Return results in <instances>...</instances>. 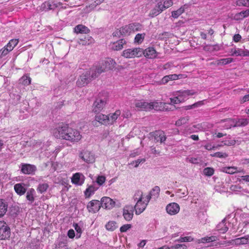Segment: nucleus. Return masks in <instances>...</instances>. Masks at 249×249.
<instances>
[{
    "label": "nucleus",
    "mask_w": 249,
    "mask_h": 249,
    "mask_svg": "<svg viewBox=\"0 0 249 249\" xmlns=\"http://www.w3.org/2000/svg\"><path fill=\"white\" fill-rule=\"evenodd\" d=\"M53 134L56 138L73 142H78L82 138V136L79 131L70 127L67 124H64L54 128L53 130Z\"/></svg>",
    "instance_id": "1"
},
{
    "label": "nucleus",
    "mask_w": 249,
    "mask_h": 249,
    "mask_svg": "<svg viewBox=\"0 0 249 249\" xmlns=\"http://www.w3.org/2000/svg\"><path fill=\"white\" fill-rule=\"evenodd\" d=\"M134 199L137 201L134 206L135 213L139 215L142 213L146 209L149 201L142 192L138 191L134 196Z\"/></svg>",
    "instance_id": "2"
},
{
    "label": "nucleus",
    "mask_w": 249,
    "mask_h": 249,
    "mask_svg": "<svg viewBox=\"0 0 249 249\" xmlns=\"http://www.w3.org/2000/svg\"><path fill=\"white\" fill-rule=\"evenodd\" d=\"M143 54V50L140 48H130L124 50L122 55L126 58L141 57Z\"/></svg>",
    "instance_id": "3"
},
{
    "label": "nucleus",
    "mask_w": 249,
    "mask_h": 249,
    "mask_svg": "<svg viewBox=\"0 0 249 249\" xmlns=\"http://www.w3.org/2000/svg\"><path fill=\"white\" fill-rule=\"evenodd\" d=\"M11 235V229L3 220L0 221V240L9 239Z\"/></svg>",
    "instance_id": "4"
},
{
    "label": "nucleus",
    "mask_w": 249,
    "mask_h": 249,
    "mask_svg": "<svg viewBox=\"0 0 249 249\" xmlns=\"http://www.w3.org/2000/svg\"><path fill=\"white\" fill-rule=\"evenodd\" d=\"M107 103L106 98H97L94 102L92 106V111L95 113L100 112L105 107Z\"/></svg>",
    "instance_id": "5"
},
{
    "label": "nucleus",
    "mask_w": 249,
    "mask_h": 249,
    "mask_svg": "<svg viewBox=\"0 0 249 249\" xmlns=\"http://www.w3.org/2000/svg\"><path fill=\"white\" fill-rule=\"evenodd\" d=\"M94 78L91 77V72L90 71H87L80 76L76 82V84L80 87L85 86L89 82L91 78Z\"/></svg>",
    "instance_id": "6"
},
{
    "label": "nucleus",
    "mask_w": 249,
    "mask_h": 249,
    "mask_svg": "<svg viewBox=\"0 0 249 249\" xmlns=\"http://www.w3.org/2000/svg\"><path fill=\"white\" fill-rule=\"evenodd\" d=\"M231 243H233L236 246L249 244V235L236 238L231 241H224L223 242L218 243V244L225 245L226 244H229Z\"/></svg>",
    "instance_id": "7"
},
{
    "label": "nucleus",
    "mask_w": 249,
    "mask_h": 249,
    "mask_svg": "<svg viewBox=\"0 0 249 249\" xmlns=\"http://www.w3.org/2000/svg\"><path fill=\"white\" fill-rule=\"evenodd\" d=\"M230 53H231V55L232 56H249V50L237 48L236 46L231 48L230 50Z\"/></svg>",
    "instance_id": "8"
},
{
    "label": "nucleus",
    "mask_w": 249,
    "mask_h": 249,
    "mask_svg": "<svg viewBox=\"0 0 249 249\" xmlns=\"http://www.w3.org/2000/svg\"><path fill=\"white\" fill-rule=\"evenodd\" d=\"M134 207L131 205H126L123 209V215L127 221H131L134 215Z\"/></svg>",
    "instance_id": "9"
},
{
    "label": "nucleus",
    "mask_w": 249,
    "mask_h": 249,
    "mask_svg": "<svg viewBox=\"0 0 249 249\" xmlns=\"http://www.w3.org/2000/svg\"><path fill=\"white\" fill-rule=\"evenodd\" d=\"M134 105L139 111H148L150 110V102H146L143 100H136Z\"/></svg>",
    "instance_id": "10"
},
{
    "label": "nucleus",
    "mask_w": 249,
    "mask_h": 249,
    "mask_svg": "<svg viewBox=\"0 0 249 249\" xmlns=\"http://www.w3.org/2000/svg\"><path fill=\"white\" fill-rule=\"evenodd\" d=\"M87 207L89 213H95L97 212L101 208L100 201L97 200H92L88 203Z\"/></svg>",
    "instance_id": "11"
},
{
    "label": "nucleus",
    "mask_w": 249,
    "mask_h": 249,
    "mask_svg": "<svg viewBox=\"0 0 249 249\" xmlns=\"http://www.w3.org/2000/svg\"><path fill=\"white\" fill-rule=\"evenodd\" d=\"M101 207L107 209H111L114 206L115 202L110 197H103L100 202Z\"/></svg>",
    "instance_id": "12"
},
{
    "label": "nucleus",
    "mask_w": 249,
    "mask_h": 249,
    "mask_svg": "<svg viewBox=\"0 0 249 249\" xmlns=\"http://www.w3.org/2000/svg\"><path fill=\"white\" fill-rule=\"evenodd\" d=\"M71 179L73 184L81 186L84 182L85 177L81 173H76L72 175Z\"/></svg>",
    "instance_id": "13"
},
{
    "label": "nucleus",
    "mask_w": 249,
    "mask_h": 249,
    "mask_svg": "<svg viewBox=\"0 0 249 249\" xmlns=\"http://www.w3.org/2000/svg\"><path fill=\"white\" fill-rule=\"evenodd\" d=\"M20 168L21 172L24 174H34L36 170L35 165L27 163H22Z\"/></svg>",
    "instance_id": "14"
},
{
    "label": "nucleus",
    "mask_w": 249,
    "mask_h": 249,
    "mask_svg": "<svg viewBox=\"0 0 249 249\" xmlns=\"http://www.w3.org/2000/svg\"><path fill=\"white\" fill-rule=\"evenodd\" d=\"M166 210L167 213L170 215H175L178 213L180 210L179 206L178 204L173 202L168 204Z\"/></svg>",
    "instance_id": "15"
},
{
    "label": "nucleus",
    "mask_w": 249,
    "mask_h": 249,
    "mask_svg": "<svg viewBox=\"0 0 249 249\" xmlns=\"http://www.w3.org/2000/svg\"><path fill=\"white\" fill-rule=\"evenodd\" d=\"M103 62L95 68H93L90 70L91 72V77L96 78L98 77L101 73L107 71L104 68Z\"/></svg>",
    "instance_id": "16"
},
{
    "label": "nucleus",
    "mask_w": 249,
    "mask_h": 249,
    "mask_svg": "<svg viewBox=\"0 0 249 249\" xmlns=\"http://www.w3.org/2000/svg\"><path fill=\"white\" fill-rule=\"evenodd\" d=\"M80 157L87 163H92L94 161L95 158L93 154L89 151H83L81 153Z\"/></svg>",
    "instance_id": "17"
},
{
    "label": "nucleus",
    "mask_w": 249,
    "mask_h": 249,
    "mask_svg": "<svg viewBox=\"0 0 249 249\" xmlns=\"http://www.w3.org/2000/svg\"><path fill=\"white\" fill-rule=\"evenodd\" d=\"M173 4L172 0H166L158 2L156 6L162 12L165 9L171 7Z\"/></svg>",
    "instance_id": "18"
},
{
    "label": "nucleus",
    "mask_w": 249,
    "mask_h": 249,
    "mask_svg": "<svg viewBox=\"0 0 249 249\" xmlns=\"http://www.w3.org/2000/svg\"><path fill=\"white\" fill-rule=\"evenodd\" d=\"M221 171L223 172L229 174H233L235 173L244 172V169H238L237 167L235 166L224 167L221 168Z\"/></svg>",
    "instance_id": "19"
},
{
    "label": "nucleus",
    "mask_w": 249,
    "mask_h": 249,
    "mask_svg": "<svg viewBox=\"0 0 249 249\" xmlns=\"http://www.w3.org/2000/svg\"><path fill=\"white\" fill-rule=\"evenodd\" d=\"M175 96L174 97L170 98L171 104L172 105L178 104L185 101V97L182 96L180 91H177Z\"/></svg>",
    "instance_id": "20"
},
{
    "label": "nucleus",
    "mask_w": 249,
    "mask_h": 249,
    "mask_svg": "<svg viewBox=\"0 0 249 249\" xmlns=\"http://www.w3.org/2000/svg\"><path fill=\"white\" fill-rule=\"evenodd\" d=\"M95 120L99 123L104 125L108 124V117L107 115L99 113L95 115Z\"/></svg>",
    "instance_id": "21"
},
{
    "label": "nucleus",
    "mask_w": 249,
    "mask_h": 249,
    "mask_svg": "<svg viewBox=\"0 0 249 249\" xmlns=\"http://www.w3.org/2000/svg\"><path fill=\"white\" fill-rule=\"evenodd\" d=\"M182 77V74H170L164 76L161 79V83L162 84H166L170 80H175Z\"/></svg>",
    "instance_id": "22"
},
{
    "label": "nucleus",
    "mask_w": 249,
    "mask_h": 249,
    "mask_svg": "<svg viewBox=\"0 0 249 249\" xmlns=\"http://www.w3.org/2000/svg\"><path fill=\"white\" fill-rule=\"evenodd\" d=\"M154 137L157 142H160V143L164 142L166 139L164 132L160 130L155 131L154 133Z\"/></svg>",
    "instance_id": "23"
},
{
    "label": "nucleus",
    "mask_w": 249,
    "mask_h": 249,
    "mask_svg": "<svg viewBox=\"0 0 249 249\" xmlns=\"http://www.w3.org/2000/svg\"><path fill=\"white\" fill-rule=\"evenodd\" d=\"M160 192V188H153L151 191L147 194L145 196L148 199L149 201L151 198H153L156 199L158 197Z\"/></svg>",
    "instance_id": "24"
},
{
    "label": "nucleus",
    "mask_w": 249,
    "mask_h": 249,
    "mask_svg": "<svg viewBox=\"0 0 249 249\" xmlns=\"http://www.w3.org/2000/svg\"><path fill=\"white\" fill-rule=\"evenodd\" d=\"M145 57L148 58H154L157 56V52L153 48H148L143 50V54Z\"/></svg>",
    "instance_id": "25"
},
{
    "label": "nucleus",
    "mask_w": 249,
    "mask_h": 249,
    "mask_svg": "<svg viewBox=\"0 0 249 249\" xmlns=\"http://www.w3.org/2000/svg\"><path fill=\"white\" fill-rule=\"evenodd\" d=\"M230 123H231V125H234L235 127L237 126H244L247 125L249 121L247 119L245 118H242L238 120L235 121H229Z\"/></svg>",
    "instance_id": "26"
},
{
    "label": "nucleus",
    "mask_w": 249,
    "mask_h": 249,
    "mask_svg": "<svg viewBox=\"0 0 249 249\" xmlns=\"http://www.w3.org/2000/svg\"><path fill=\"white\" fill-rule=\"evenodd\" d=\"M166 105V103L154 101L150 102V110L154 109L156 110H163L164 106Z\"/></svg>",
    "instance_id": "27"
},
{
    "label": "nucleus",
    "mask_w": 249,
    "mask_h": 249,
    "mask_svg": "<svg viewBox=\"0 0 249 249\" xmlns=\"http://www.w3.org/2000/svg\"><path fill=\"white\" fill-rule=\"evenodd\" d=\"M103 63L105 66L104 68L106 69L107 71L113 69L116 65L115 61L110 58L106 59L105 61H103Z\"/></svg>",
    "instance_id": "28"
},
{
    "label": "nucleus",
    "mask_w": 249,
    "mask_h": 249,
    "mask_svg": "<svg viewBox=\"0 0 249 249\" xmlns=\"http://www.w3.org/2000/svg\"><path fill=\"white\" fill-rule=\"evenodd\" d=\"M121 114L120 110H116L115 112L110 113L107 117H108V124H112L120 116Z\"/></svg>",
    "instance_id": "29"
},
{
    "label": "nucleus",
    "mask_w": 249,
    "mask_h": 249,
    "mask_svg": "<svg viewBox=\"0 0 249 249\" xmlns=\"http://www.w3.org/2000/svg\"><path fill=\"white\" fill-rule=\"evenodd\" d=\"M8 205L3 199H0V218L4 216L7 211Z\"/></svg>",
    "instance_id": "30"
},
{
    "label": "nucleus",
    "mask_w": 249,
    "mask_h": 249,
    "mask_svg": "<svg viewBox=\"0 0 249 249\" xmlns=\"http://www.w3.org/2000/svg\"><path fill=\"white\" fill-rule=\"evenodd\" d=\"M125 43V41L123 39H120L116 42H114L111 45V49L116 50L118 51L120 50L123 49V45Z\"/></svg>",
    "instance_id": "31"
},
{
    "label": "nucleus",
    "mask_w": 249,
    "mask_h": 249,
    "mask_svg": "<svg viewBox=\"0 0 249 249\" xmlns=\"http://www.w3.org/2000/svg\"><path fill=\"white\" fill-rule=\"evenodd\" d=\"M217 240V237L215 236H206L201 238L198 241V243H210L215 241Z\"/></svg>",
    "instance_id": "32"
},
{
    "label": "nucleus",
    "mask_w": 249,
    "mask_h": 249,
    "mask_svg": "<svg viewBox=\"0 0 249 249\" xmlns=\"http://www.w3.org/2000/svg\"><path fill=\"white\" fill-rule=\"evenodd\" d=\"M75 32L76 33H88L89 29L85 26L81 24L77 25L74 28Z\"/></svg>",
    "instance_id": "33"
},
{
    "label": "nucleus",
    "mask_w": 249,
    "mask_h": 249,
    "mask_svg": "<svg viewBox=\"0 0 249 249\" xmlns=\"http://www.w3.org/2000/svg\"><path fill=\"white\" fill-rule=\"evenodd\" d=\"M233 61V59L231 57H228L226 58H222L217 60L215 61V64L217 65H225L230 64Z\"/></svg>",
    "instance_id": "34"
},
{
    "label": "nucleus",
    "mask_w": 249,
    "mask_h": 249,
    "mask_svg": "<svg viewBox=\"0 0 249 249\" xmlns=\"http://www.w3.org/2000/svg\"><path fill=\"white\" fill-rule=\"evenodd\" d=\"M105 228L107 231H114L118 228V226L116 222L114 221H109L105 225Z\"/></svg>",
    "instance_id": "35"
},
{
    "label": "nucleus",
    "mask_w": 249,
    "mask_h": 249,
    "mask_svg": "<svg viewBox=\"0 0 249 249\" xmlns=\"http://www.w3.org/2000/svg\"><path fill=\"white\" fill-rule=\"evenodd\" d=\"M120 34L123 36H126L127 35H129L131 33H132V30L130 27V24L128 25H125L124 27H122L120 29Z\"/></svg>",
    "instance_id": "36"
},
{
    "label": "nucleus",
    "mask_w": 249,
    "mask_h": 249,
    "mask_svg": "<svg viewBox=\"0 0 249 249\" xmlns=\"http://www.w3.org/2000/svg\"><path fill=\"white\" fill-rule=\"evenodd\" d=\"M35 193V191L33 188H31L30 190L27 191L26 194V199L29 200L31 203H32L34 201Z\"/></svg>",
    "instance_id": "37"
},
{
    "label": "nucleus",
    "mask_w": 249,
    "mask_h": 249,
    "mask_svg": "<svg viewBox=\"0 0 249 249\" xmlns=\"http://www.w3.org/2000/svg\"><path fill=\"white\" fill-rule=\"evenodd\" d=\"M19 40L18 39H12L6 45V47L9 49V50L11 51L18 44Z\"/></svg>",
    "instance_id": "38"
},
{
    "label": "nucleus",
    "mask_w": 249,
    "mask_h": 249,
    "mask_svg": "<svg viewBox=\"0 0 249 249\" xmlns=\"http://www.w3.org/2000/svg\"><path fill=\"white\" fill-rule=\"evenodd\" d=\"M189 120L188 116L183 117L178 120L175 123V125L177 126H180L187 124Z\"/></svg>",
    "instance_id": "39"
},
{
    "label": "nucleus",
    "mask_w": 249,
    "mask_h": 249,
    "mask_svg": "<svg viewBox=\"0 0 249 249\" xmlns=\"http://www.w3.org/2000/svg\"><path fill=\"white\" fill-rule=\"evenodd\" d=\"M184 7L182 6L176 11L172 12V17L174 18H178L180 15H181L184 12Z\"/></svg>",
    "instance_id": "40"
},
{
    "label": "nucleus",
    "mask_w": 249,
    "mask_h": 249,
    "mask_svg": "<svg viewBox=\"0 0 249 249\" xmlns=\"http://www.w3.org/2000/svg\"><path fill=\"white\" fill-rule=\"evenodd\" d=\"M98 188H87L86 191L84 192L85 196L86 198H89L93 195Z\"/></svg>",
    "instance_id": "41"
},
{
    "label": "nucleus",
    "mask_w": 249,
    "mask_h": 249,
    "mask_svg": "<svg viewBox=\"0 0 249 249\" xmlns=\"http://www.w3.org/2000/svg\"><path fill=\"white\" fill-rule=\"evenodd\" d=\"M31 78L26 75L23 76L20 79V82L24 85H29L31 84Z\"/></svg>",
    "instance_id": "42"
},
{
    "label": "nucleus",
    "mask_w": 249,
    "mask_h": 249,
    "mask_svg": "<svg viewBox=\"0 0 249 249\" xmlns=\"http://www.w3.org/2000/svg\"><path fill=\"white\" fill-rule=\"evenodd\" d=\"M181 95L183 97H185V100L188 98L190 95H193L196 93V92L194 90H187L180 91Z\"/></svg>",
    "instance_id": "43"
},
{
    "label": "nucleus",
    "mask_w": 249,
    "mask_h": 249,
    "mask_svg": "<svg viewBox=\"0 0 249 249\" xmlns=\"http://www.w3.org/2000/svg\"><path fill=\"white\" fill-rule=\"evenodd\" d=\"M10 52L11 50H9V49L6 47V46H4L0 50V58H2L7 54H8Z\"/></svg>",
    "instance_id": "44"
},
{
    "label": "nucleus",
    "mask_w": 249,
    "mask_h": 249,
    "mask_svg": "<svg viewBox=\"0 0 249 249\" xmlns=\"http://www.w3.org/2000/svg\"><path fill=\"white\" fill-rule=\"evenodd\" d=\"M145 34H138L136 35L134 41L138 44H141L143 40L145 37Z\"/></svg>",
    "instance_id": "45"
},
{
    "label": "nucleus",
    "mask_w": 249,
    "mask_h": 249,
    "mask_svg": "<svg viewBox=\"0 0 249 249\" xmlns=\"http://www.w3.org/2000/svg\"><path fill=\"white\" fill-rule=\"evenodd\" d=\"M235 4L238 6L249 7V0H237Z\"/></svg>",
    "instance_id": "46"
},
{
    "label": "nucleus",
    "mask_w": 249,
    "mask_h": 249,
    "mask_svg": "<svg viewBox=\"0 0 249 249\" xmlns=\"http://www.w3.org/2000/svg\"><path fill=\"white\" fill-rule=\"evenodd\" d=\"M130 27L132 33L140 31L142 29V25L139 23H135L130 24Z\"/></svg>",
    "instance_id": "47"
},
{
    "label": "nucleus",
    "mask_w": 249,
    "mask_h": 249,
    "mask_svg": "<svg viewBox=\"0 0 249 249\" xmlns=\"http://www.w3.org/2000/svg\"><path fill=\"white\" fill-rule=\"evenodd\" d=\"M214 169L211 167H206L203 170V174L206 176H212L214 173Z\"/></svg>",
    "instance_id": "48"
},
{
    "label": "nucleus",
    "mask_w": 249,
    "mask_h": 249,
    "mask_svg": "<svg viewBox=\"0 0 249 249\" xmlns=\"http://www.w3.org/2000/svg\"><path fill=\"white\" fill-rule=\"evenodd\" d=\"M161 13V12L160 11V10H159L158 8L155 6V7L150 11L149 16L151 17H154L158 16Z\"/></svg>",
    "instance_id": "49"
},
{
    "label": "nucleus",
    "mask_w": 249,
    "mask_h": 249,
    "mask_svg": "<svg viewBox=\"0 0 249 249\" xmlns=\"http://www.w3.org/2000/svg\"><path fill=\"white\" fill-rule=\"evenodd\" d=\"M194 240V238L191 236H185L183 237H180L177 239L176 241L178 242H192Z\"/></svg>",
    "instance_id": "50"
},
{
    "label": "nucleus",
    "mask_w": 249,
    "mask_h": 249,
    "mask_svg": "<svg viewBox=\"0 0 249 249\" xmlns=\"http://www.w3.org/2000/svg\"><path fill=\"white\" fill-rule=\"evenodd\" d=\"M212 157H216L220 158H225L228 157V155L226 153L218 152L213 154H211Z\"/></svg>",
    "instance_id": "51"
},
{
    "label": "nucleus",
    "mask_w": 249,
    "mask_h": 249,
    "mask_svg": "<svg viewBox=\"0 0 249 249\" xmlns=\"http://www.w3.org/2000/svg\"><path fill=\"white\" fill-rule=\"evenodd\" d=\"M85 39V40H83V41L84 42L81 43L83 45H89L93 42V39L91 36H89L86 37ZM81 41L82 42L83 41V40L81 39Z\"/></svg>",
    "instance_id": "52"
},
{
    "label": "nucleus",
    "mask_w": 249,
    "mask_h": 249,
    "mask_svg": "<svg viewBox=\"0 0 249 249\" xmlns=\"http://www.w3.org/2000/svg\"><path fill=\"white\" fill-rule=\"evenodd\" d=\"M132 227L131 224H126L123 225L120 228V231L121 232H126L128 230L130 229Z\"/></svg>",
    "instance_id": "53"
},
{
    "label": "nucleus",
    "mask_w": 249,
    "mask_h": 249,
    "mask_svg": "<svg viewBox=\"0 0 249 249\" xmlns=\"http://www.w3.org/2000/svg\"><path fill=\"white\" fill-rule=\"evenodd\" d=\"M145 161V159H140L133 161L130 163V164L133 165L135 167H137L141 163H143Z\"/></svg>",
    "instance_id": "54"
},
{
    "label": "nucleus",
    "mask_w": 249,
    "mask_h": 249,
    "mask_svg": "<svg viewBox=\"0 0 249 249\" xmlns=\"http://www.w3.org/2000/svg\"><path fill=\"white\" fill-rule=\"evenodd\" d=\"M204 101H205V100L198 101L191 106H188L187 108L191 109L193 108H195V107H197L199 106H201L204 104Z\"/></svg>",
    "instance_id": "55"
},
{
    "label": "nucleus",
    "mask_w": 249,
    "mask_h": 249,
    "mask_svg": "<svg viewBox=\"0 0 249 249\" xmlns=\"http://www.w3.org/2000/svg\"><path fill=\"white\" fill-rule=\"evenodd\" d=\"M73 227L76 231L77 232V236L78 238L80 237L81 234L82 232V230L80 227L78 225V224L75 223L73 224Z\"/></svg>",
    "instance_id": "56"
},
{
    "label": "nucleus",
    "mask_w": 249,
    "mask_h": 249,
    "mask_svg": "<svg viewBox=\"0 0 249 249\" xmlns=\"http://www.w3.org/2000/svg\"><path fill=\"white\" fill-rule=\"evenodd\" d=\"M229 121H234V120L232 119H229L225 121H223V123H225V125H223L224 129H229V128H231V127H235V126H234V125H230L231 123H230Z\"/></svg>",
    "instance_id": "57"
},
{
    "label": "nucleus",
    "mask_w": 249,
    "mask_h": 249,
    "mask_svg": "<svg viewBox=\"0 0 249 249\" xmlns=\"http://www.w3.org/2000/svg\"><path fill=\"white\" fill-rule=\"evenodd\" d=\"M187 247L184 244H176L171 247V249H187Z\"/></svg>",
    "instance_id": "58"
},
{
    "label": "nucleus",
    "mask_w": 249,
    "mask_h": 249,
    "mask_svg": "<svg viewBox=\"0 0 249 249\" xmlns=\"http://www.w3.org/2000/svg\"><path fill=\"white\" fill-rule=\"evenodd\" d=\"M106 180L105 177L103 176H98L96 179V182L99 185H102Z\"/></svg>",
    "instance_id": "59"
},
{
    "label": "nucleus",
    "mask_w": 249,
    "mask_h": 249,
    "mask_svg": "<svg viewBox=\"0 0 249 249\" xmlns=\"http://www.w3.org/2000/svg\"><path fill=\"white\" fill-rule=\"evenodd\" d=\"M15 192L19 195H22L26 192V188H14Z\"/></svg>",
    "instance_id": "60"
},
{
    "label": "nucleus",
    "mask_w": 249,
    "mask_h": 249,
    "mask_svg": "<svg viewBox=\"0 0 249 249\" xmlns=\"http://www.w3.org/2000/svg\"><path fill=\"white\" fill-rule=\"evenodd\" d=\"M236 141L235 140H226L224 142V145L231 146L234 145L236 143Z\"/></svg>",
    "instance_id": "61"
},
{
    "label": "nucleus",
    "mask_w": 249,
    "mask_h": 249,
    "mask_svg": "<svg viewBox=\"0 0 249 249\" xmlns=\"http://www.w3.org/2000/svg\"><path fill=\"white\" fill-rule=\"evenodd\" d=\"M218 146H221V145H218L217 146H214L213 145H212L210 143H207L205 146L204 147L206 149L208 150H214L215 148H216Z\"/></svg>",
    "instance_id": "62"
},
{
    "label": "nucleus",
    "mask_w": 249,
    "mask_h": 249,
    "mask_svg": "<svg viewBox=\"0 0 249 249\" xmlns=\"http://www.w3.org/2000/svg\"><path fill=\"white\" fill-rule=\"evenodd\" d=\"M244 18L241 12L234 15L233 19L236 20H240Z\"/></svg>",
    "instance_id": "63"
},
{
    "label": "nucleus",
    "mask_w": 249,
    "mask_h": 249,
    "mask_svg": "<svg viewBox=\"0 0 249 249\" xmlns=\"http://www.w3.org/2000/svg\"><path fill=\"white\" fill-rule=\"evenodd\" d=\"M249 101V94L246 95L244 96L243 97L240 98V102L241 104H243L247 101Z\"/></svg>",
    "instance_id": "64"
}]
</instances>
